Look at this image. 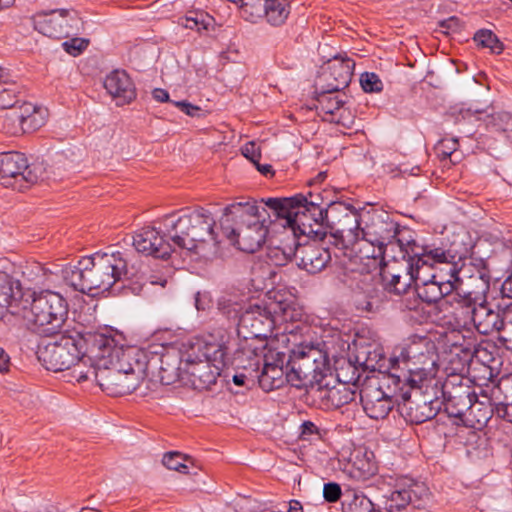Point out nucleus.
<instances>
[{"mask_svg":"<svg viewBox=\"0 0 512 512\" xmlns=\"http://www.w3.org/2000/svg\"><path fill=\"white\" fill-rule=\"evenodd\" d=\"M407 250L408 249L403 248L397 249V258H391L393 260L392 264H388L386 267L394 274L403 275L406 273L408 276L412 275V282L417 283V279L420 277L422 271L416 256Z\"/></svg>","mask_w":512,"mask_h":512,"instance_id":"obj_37","label":"nucleus"},{"mask_svg":"<svg viewBox=\"0 0 512 512\" xmlns=\"http://www.w3.org/2000/svg\"><path fill=\"white\" fill-rule=\"evenodd\" d=\"M129 255L125 251L112 249L83 257L76 265H66L61 269L63 281L75 291L95 295L108 291L123 278L136 275L130 271Z\"/></svg>","mask_w":512,"mask_h":512,"instance_id":"obj_1","label":"nucleus"},{"mask_svg":"<svg viewBox=\"0 0 512 512\" xmlns=\"http://www.w3.org/2000/svg\"><path fill=\"white\" fill-rule=\"evenodd\" d=\"M342 508L344 512H375L372 501L362 491L355 489L345 490Z\"/></svg>","mask_w":512,"mask_h":512,"instance_id":"obj_41","label":"nucleus"},{"mask_svg":"<svg viewBox=\"0 0 512 512\" xmlns=\"http://www.w3.org/2000/svg\"><path fill=\"white\" fill-rule=\"evenodd\" d=\"M455 317L451 337L461 338V342H458L459 349L466 358L471 360L474 356H478L480 352L477 337L470 328L466 327L471 323L466 315H455Z\"/></svg>","mask_w":512,"mask_h":512,"instance_id":"obj_32","label":"nucleus"},{"mask_svg":"<svg viewBox=\"0 0 512 512\" xmlns=\"http://www.w3.org/2000/svg\"><path fill=\"white\" fill-rule=\"evenodd\" d=\"M356 237L362 236L363 240L374 246L371 257L373 259L390 257L397 258V249H408L413 245L414 232L400 226L389 215H373L365 227L355 229L352 233Z\"/></svg>","mask_w":512,"mask_h":512,"instance_id":"obj_6","label":"nucleus"},{"mask_svg":"<svg viewBox=\"0 0 512 512\" xmlns=\"http://www.w3.org/2000/svg\"><path fill=\"white\" fill-rule=\"evenodd\" d=\"M429 496V489L423 482L405 477L398 480L393 491L385 497L384 508L387 512H407L409 505L421 509Z\"/></svg>","mask_w":512,"mask_h":512,"instance_id":"obj_11","label":"nucleus"},{"mask_svg":"<svg viewBox=\"0 0 512 512\" xmlns=\"http://www.w3.org/2000/svg\"><path fill=\"white\" fill-rule=\"evenodd\" d=\"M89 41L83 38H72L62 43L63 49L72 56L79 55L83 50L87 48Z\"/></svg>","mask_w":512,"mask_h":512,"instance_id":"obj_53","label":"nucleus"},{"mask_svg":"<svg viewBox=\"0 0 512 512\" xmlns=\"http://www.w3.org/2000/svg\"><path fill=\"white\" fill-rule=\"evenodd\" d=\"M341 496L343 497V494L339 484L335 482H329L324 484L323 497L327 502H336L341 498Z\"/></svg>","mask_w":512,"mask_h":512,"instance_id":"obj_57","label":"nucleus"},{"mask_svg":"<svg viewBox=\"0 0 512 512\" xmlns=\"http://www.w3.org/2000/svg\"><path fill=\"white\" fill-rule=\"evenodd\" d=\"M263 347V358H262V364L263 367L264 364H271V366L277 365L281 368H285V364H287L286 355L282 352H274L270 351L268 354L264 352L265 346Z\"/></svg>","mask_w":512,"mask_h":512,"instance_id":"obj_54","label":"nucleus"},{"mask_svg":"<svg viewBox=\"0 0 512 512\" xmlns=\"http://www.w3.org/2000/svg\"><path fill=\"white\" fill-rule=\"evenodd\" d=\"M263 358V347L255 345V342L246 339L234 352L232 364L238 369L249 372L252 379L260 371Z\"/></svg>","mask_w":512,"mask_h":512,"instance_id":"obj_31","label":"nucleus"},{"mask_svg":"<svg viewBox=\"0 0 512 512\" xmlns=\"http://www.w3.org/2000/svg\"><path fill=\"white\" fill-rule=\"evenodd\" d=\"M487 127H491L496 131L509 132L512 131V115L506 112L487 114L484 118Z\"/></svg>","mask_w":512,"mask_h":512,"instance_id":"obj_46","label":"nucleus"},{"mask_svg":"<svg viewBox=\"0 0 512 512\" xmlns=\"http://www.w3.org/2000/svg\"><path fill=\"white\" fill-rule=\"evenodd\" d=\"M460 114L462 115L463 119H470L472 117H476L477 119H481V115L485 114V117L487 116L488 111L486 108L478 107V106H471L465 111H461Z\"/></svg>","mask_w":512,"mask_h":512,"instance_id":"obj_61","label":"nucleus"},{"mask_svg":"<svg viewBox=\"0 0 512 512\" xmlns=\"http://www.w3.org/2000/svg\"><path fill=\"white\" fill-rule=\"evenodd\" d=\"M333 92H328L325 88L317 97L316 110L318 114H323L324 119L329 122L341 123L342 114L340 113L344 101L338 96H333Z\"/></svg>","mask_w":512,"mask_h":512,"instance_id":"obj_38","label":"nucleus"},{"mask_svg":"<svg viewBox=\"0 0 512 512\" xmlns=\"http://www.w3.org/2000/svg\"><path fill=\"white\" fill-rule=\"evenodd\" d=\"M104 87L118 106L131 103L136 98V88L124 70H114L106 76Z\"/></svg>","mask_w":512,"mask_h":512,"instance_id":"obj_29","label":"nucleus"},{"mask_svg":"<svg viewBox=\"0 0 512 512\" xmlns=\"http://www.w3.org/2000/svg\"><path fill=\"white\" fill-rule=\"evenodd\" d=\"M148 352L151 356L146 358L147 371L157 369L163 385H171L180 379L184 372L180 350L164 345H153L149 347Z\"/></svg>","mask_w":512,"mask_h":512,"instance_id":"obj_14","label":"nucleus"},{"mask_svg":"<svg viewBox=\"0 0 512 512\" xmlns=\"http://www.w3.org/2000/svg\"><path fill=\"white\" fill-rule=\"evenodd\" d=\"M416 291L418 297L428 304H447L443 298L449 295L457 285L449 277H442L436 273L422 272L417 279Z\"/></svg>","mask_w":512,"mask_h":512,"instance_id":"obj_20","label":"nucleus"},{"mask_svg":"<svg viewBox=\"0 0 512 512\" xmlns=\"http://www.w3.org/2000/svg\"><path fill=\"white\" fill-rule=\"evenodd\" d=\"M498 332V340L507 350H512V307L506 308V317Z\"/></svg>","mask_w":512,"mask_h":512,"instance_id":"obj_49","label":"nucleus"},{"mask_svg":"<svg viewBox=\"0 0 512 512\" xmlns=\"http://www.w3.org/2000/svg\"><path fill=\"white\" fill-rule=\"evenodd\" d=\"M32 21L35 30L54 39L77 35L81 25V20L75 12L64 9L37 13Z\"/></svg>","mask_w":512,"mask_h":512,"instance_id":"obj_13","label":"nucleus"},{"mask_svg":"<svg viewBox=\"0 0 512 512\" xmlns=\"http://www.w3.org/2000/svg\"><path fill=\"white\" fill-rule=\"evenodd\" d=\"M86 346L84 351L91 357L97 365L106 366L110 359L121 352V347H117L116 341L112 336L102 333L88 334L84 336Z\"/></svg>","mask_w":512,"mask_h":512,"instance_id":"obj_28","label":"nucleus"},{"mask_svg":"<svg viewBox=\"0 0 512 512\" xmlns=\"http://www.w3.org/2000/svg\"><path fill=\"white\" fill-rule=\"evenodd\" d=\"M296 244L298 266L311 274L322 271L331 260L329 249L315 240H306L302 243L296 239Z\"/></svg>","mask_w":512,"mask_h":512,"instance_id":"obj_22","label":"nucleus"},{"mask_svg":"<svg viewBox=\"0 0 512 512\" xmlns=\"http://www.w3.org/2000/svg\"><path fill=\"white\" fill-rule=\"evenodd\" d=\"M184 213L176 220L166 215L167 234L176 249L185 250L206 257L217 250V238L213 227L215 220L210 211L203 207Z\"/></svg>","mask_w":512,"mask_h":512,"instance_id":"obj_3","label":"nucleus"},{"mask_svg":"<svg viewBox=\"0 0 512 512\" xmlns=\"http://www.w3.org/2000/svg\"><path fill=\"white\" fill-rule=\"evenodd\" d=\"M221 368L218 364H211L201 358H192L188 355L184 362V373L189 376V380L195 389H209L216 383L217 377L220 375Z\"/></svg>","mask_w":512,"mask_h":512,"instance_id":"obj_25","label":"nucleus"},{"mask_svg":"<svg viewBox=\"0 0 512 512\" xmlns=\"http://www.w3.org/2000/svg\"><path fill=\"white\" fill-rule=\"evenodd\" d=\"M458 377L452 376L445 380L442 384V398L440 406H444V410L451 418L464 421L466 412L471 409L475 395H471L469 388L462 385L461 380L457 384L455 380Z\"/></svg>","mask_w":512,"mask_h":512,"instance_id":"obj_16","label":"nucleus"},{"mask_svg":"<svg viewBox=\"0 0 512 512\" xmlns=\"http://www.w3.org/2000/svg\"><path fill=\"white\" fill-rule=\"evenodd\" d=\"M143 366L136 364L132 370V376H127L119 370L113 369L111 366H100L97 375V384L103 391L112 395L129 394L136 390L143 380Z\"/></svg>","mask_w":512,"mask_h":512,"instance_id":"obj_15","label":"nucleus"},{"mask_svg":"<svg viewBox=\"0 0 512 512\" xmlns=\"http://www.w3.org/2000/svg\"><path fill=\"white\" fill-rule=\"evenodd\" d=\"M146 358L147 352L143 350L134 348L121 349L117 356L109 360L108 365L127 376H132V370L128 369V367L135 368L136 364H141L144 377L147 372Z\"/></svg>","mask_w":512,"mask_h":512,"instance_id":"obj_34","label":"nucleus"},{"mask_svg":"<svg viewBox=\"0 0 512 512\" xmlns=\"http://www.w3.org/2000/svg\"><path fill=\"white\" fill-rule=\"evenodd\" d=\"M59 339L39 348L38 359L47 370L54 372L69 370L86 347L84 335L75 330H62Z\"/></svg>","mask_w":512,"mask_h":512,"instance_id":"obj_8","label":"nucleus"},{"mask_svg":"<svg viewBox=\"0 0 512 512\" xmlns=\"http://www.w3.org/2000/svg\"><path fill=\"white\" fill-rule=\"evenodd\" d=\"M174 105L181 109L182 112H184L186 115L191 117H199L201 108L198 106H195L187 101H175L173 102Z\"/></svg>","mask_w":512,"mask_h":512,"instance_id":"obj_60","label":"nucleus"},{"mask_svg":"<svg viewBox=\"0 0 512 512\" xmlns=\"http://www.w3.org/2000/svg\"><path fill=\"white\" fill-rule=\"evenodd\" d=\"M287 364L285 368H281L280 366L271 364H264L261 372H257V376H254V379H257L260 387L266 391H272L275 389H279L284 386L285 383H288L287 377Z\"/></svg>","mask_w":512,"mask_h":512,"instance_id":"obj_36","label":"nucleus"},{"mask_svg":"<svg viewBox=\"0 0 512 512\" xmlns=\"http://www.w3.org/2000/svg\"><path fill=\"white\" fill-rule=\"evenodd\" d=\"M224 216L231 217L235 226L223 227L226 237L246 253H255L267 240L268 228L264 224L267 211L257 206L255 200L234 202L224 208Z\"/></svg>","mask_w":512,"mask_h":512,"instance_id":"obj_5","label":"nucleus"},{"mask_svg":"<svg viewBox=\"0 0 512 512\" xmlns=\"http://www.w3.org/2000/svg\"><path fill=\"white\" fill-rule=\"evenodd\" d=\"M189 459L190 458L183 456L179 452H168L164 454L162 463L170 470H175L187 474L189 473V470L188 466L184 462Z\"/></svg>","mask_w":512,"mask_h":512,"instance_id":"obj_48","label":"nucleus"},{"mask_svg":"<svg viewBox=\"0 0 512 512\" xmlns=\"http://www.w3.org/2000/svg\"><path fill=\"white\" fill-rule=\"evenodd\" d=\"M473 39L479 46L489 48L494 54H501L504 50V44L491 30L481 29L475 33Z\"/></svg>","mask_w":512,"mask_h":512,"instance_id":"obj_45","label":"nucleus"},{"mask_svg":"<svg viewBox=\"0 0 512 512\" xmlns=\"http://www.w3.org/2000/svg\"><path fill=\"white\" fill-rule=\"evenodd\" d=\"M416 256L421 271L430 273L432 269L438 266H447V273L450 275L451 266L455 265L458 254L451 249L436 247L434 245L420 246L413 237V245H409L408 250Z\"/></svg>","mask_w":512,"mask_h":512,"instance_id":"obj_19","label":"nucleus"},{"mask_svg":"<svg viewBox=\"0 0 512 512\" xmlns=\"http://www.w3.org/2000/svg\"><path fill=\"white\" fill-rule=\"evenodd\" d=\"M16 101L14 100V96H12L11 92L4 89L0 91V108L1 109H10L16 105Z\"/></svg>","mask_w":512,"mask_h":512,"instance_id":"obj_63","label":"nucleus"},{"mask_svg":"<svg viewBox=\"0 0 512 512\" xmlns=\"http://www.w3.org/2000/svg\"><path fill=\"white\" fill-rule=\"evenodd\" d=\"M198 350L201 353L204 361H209L211 364H218V367H223L228 363V352L230 350L229 342L223 340H216L214 336L210 335L203 343L198 344Z\"/></svg>","mask_w":512,"mask_h":512,"instance_id":"obj_35","label":"nucleus"},{"mask_svg":"<svg viewBox=\"0 0 512 512\" xmlns=\"http://www.w3.org/2000/svg\"><path fill=\"white\" fill-rule=\"evenodd\" d=\"M301 438L304 440L309 439L311 435H318L319 429L312 421H304L301 424Z\"/></svg>","mask_w":512,"mask_h":512,"instance_id":"obj_62","label":"nucleus"},{"mask_svg":"<svg viewBox=\"0 0 512 512\" xmlns=\"http://www.w3.org/2000/svg\"><path fill=\"white\" fill-rule=\"evenodd\" d=\"M303 310L295 296L285 290L269 291L265 298L245 308L238 322L245 339H266L283 323L300 321Z\"/></svg>","mask_w":512,"mask_h":512,"instance_id":"obj_2","label":"nucleus"},{"mask_svg":"<svg viewBox=\"0 0 512 512\" xmlns=\"http://www.w3.org/2000/svg\"><path fill=\"white\" fill-rule=\"evenodd\" d=\"M45 119L42 116L39 109H37L29 118H26L25 121L21 124V132L23 133H31L39 129L44 125Z\"/></svg>","mask_w":512,"mask_h":512,"instance_id":"obj_52","label":"nucleus"},{"mask_svg":"<svg viewBox=\"0 0 512 512\" xmlns=\"http://www.w3.org/2000/svg\"><path fill=\"white\" fill-rule=\"evenodd\" d=\"M382 279L388 291L396 294H402L413 284L412 275L404 273L403 275L394 274L387 267L382 271Z\"/></svg>","mask_w":512,"mask_h":512,"instance_id":"obj_44","label":"nucleus"},{"mask_svg":"<svg viewBox=\"0 0 512 512\" xmlns=\"http://www.w3.org/2000/svg\"><path fill=\"white\" fill-rule=\"evenodd\" d=\"M258 4L245 17L246 20L256 22L258 18H264L266 22L274 27L286 23L291 13L290 0H257Z\"/></svg>","mask_w":512,"mask_h":512,"instance_id":"obj_24","label":"nucleus"},{"mask_svg":"<svg viewBox=\"0 0 512 512\" xmlns=\"http://www.w3.org/2000/svg\"><path fill=\"white\" fill-rule=\"evenodd\" d=\"M44 168L40 164H28L23 153L9 151L0 153V175L6 179L4 185H12L9 181L19 182V189L27 188L42 178Z\"/></svg>","mask_w":512,"mask_h":512,"instance_id":"obj_12","label":"nucleus"},{"mask_svg":"<svg viewBox=\"0 0 512 512\" xmlns=\"http://www.w3.org/2000/svg\"><path fill=\"white\" fill-rule=\"evenodd\" d=\"M457 147V139L450 138L441 140L436 146V150L439 156L447 158L450 157L457 150Z\"/></svg>","mask_w":512,"mask_h":512,"instance_id":"obj_56","label":"nucleus"},{"mask_svg":"<svg viewBox=\"0 0 512 512\" xmlns=\"http://www.w3.org/2000/svg\"><path fill=\"white\" fill-rule=\"evenodd\" d=\"M491 411L495 413L499 418H502L510 423H512V402H498L491 404Z\"/></svg>","mask_w":512,"mask_h":512,"instance_id":"obj_58","label":"nucleus"},{"mask_svg":"<svg viewBox=\"0 0 512 512\" xmlns=\"http://www.w3.org/2000/svg\"><path fill=\"white\" fill-rule=\"evenodd\" d=\"M23 318L35 326L38 334L56 336L66 324L68 303L59 293L43 291L33 296L29 307H24Z\"/></svg>","mask_w":512,"mask_h":512,"instance_id":"obj_7","label":"nucleus"},{"mask_svg":"<svg viewBox=\"0 0 512 512\" xmlns=\"http://www.w3.org/2000/svg\"><path fill=\"white\" fill-rule=\"evenodd\" d=\"M426 376L427 373L423 368L416 370L409 368L408 372L403 373V375L389 372L384 377V385H386L388 389H391V386H393L394 394L398 395V393H403V391L410 392V389L420 388Z\"/></svg>","mask_w":512,"mask_h":512,"instance_id":"obj_33","label":"nucleus"},{"mask_svg":"<svg viewBox=\"0 0 512 512\" xmlns=\"http://www.w3.org/2000/svg\"><path fill=\"white\" fill-rule=\"evenodd\" d=\"M242 154L245 158L249 159L253 164L261 158L260 149L255 142H248L241 148Z\"/></svg>","mask_w":512,"mask_h":512,"instance_id":"obj_59","label":"nucleus"},{"mask_svg":"<svg viewBox=\"0 0 512 512\" xmlns=\"http://www.w3.org/2000/svg\"><path fill=\"white\" fill-rule=\"evenodd\" d=\"M450 279L454 285L462 283L465 279H480L488 286L490 282V272L487 263L483 258L474 255H458L455 265L451 266Z\"/></svg>","mask_w":512,"mask_h":512,"instance_id":"obj_23","label":"nucleus"},{"mask_svg":"<svg viewBox=\"0 0 512 512\" xmlns=\"http://www.w3.org/2000/svg\"><path fill=\"white\" fill-rule=\"evenodd\" d=\"M355 63L350 58L334 57L328 62L326 71L321 79L326 82L328 92H339L346 88L353 76Z\"/></svg>","mask_w":512,"mask_h":512,"instance_id":"obj_27","label":"nucleus"},{"mask_svg":"<svg viewBox=\"0 0 512 512\" xmlns=\"http://www.w3.org/2000/svg\"><path fill=\"white\" fill-rule=\"evenodd\" d=\"M355 306L358 310L371 312L374 310V301L366 299L362 295H357L355 298Z\"/></svg>","mask_w":512,"mask_h":512,"instance_id":"obj_64","label":"nucleus"},{"mask_svg":"<svg viewBox=\"0 0 512 512\" xmlns=\"http://www.w3.org/2000/svg\"><path fill=\"white\" fill-rule=\"evenodd\" d=\"M318 391L321 399L326 400L327 405L335 408H340L355 400V391L344 383L325 389L319 386Z\"/></svg>","mask_w":512,"mask_h":512,"instance_id":"obj_39","label":"nucleus"},{"mask_svg":"<svg viewBox=\"0 0 512 512\" xmlns=\"http://www.w3.org/2000/svg\"><path fill=\"white\" fill-rule=\"evenodd\" d=\"M454 315H466L479 334L490 335L499 332L506 317V309L493 307L487 302L478 303L470 296L456 301Z\"/></svg>","mask_w":512,"mask_h":512,"instance_id":"obj_9","label":"nucleus"},{"mask_svg":"<svg viewBox=\"0 0 512 512\" xmlns=\"http://www.w3.org/2000/svg\"><path fill=\"white\" fill-rule=\"evenodd\" d=\"M249 304L244 296L236 294L223 295L218 301L219 310L228 318L238 321Z\"/></svg>","mask_w":512,"mask_h":512,"instance_id":"obj_42","label":"nucleus"},{"mask_svg":"<svg viewBox=\"0 0 512 512\" xmlns=\"http://www.w3.org/2000/svg\"><path fill=\"white\" fill-rule=\"evenodd\" d=\"M362 89L367 93L380 92L383 89V83L379 76L372 72H365L360 76Z\"/></svg>","mask_w":512,"mask_h":512,"instance_id":"obj_50","label":"nucleus"},{"mask_svg":"<svg viewBox=\"0 0 512 512\" xmlns=\"http://www.w3.org/2000/svg\"><path fill=\"white\" fill-rule=\"evenodd\" d=\"M325 366V356L314 346H299L292 350L287 361L288 383L296 388H302L322 373Z\"/></svg>","mask_w":512,"mask_h":512,"instance_id":"obj_10","label":"nucleus"},{"mask_svg":"<svg viewBox=\"0 0 512 512\" xmlns=\"http://www.w3.org/2000/svg\"><path fill=\"white\" fill-rule=\"evenodd\" d=\"M339 213L329 214V220H319L313 222V230H319L321 234L311 233L303 234L307 240H315L317 242L323 240L328 233L335 238H344L345 234L352 233L355 229L359 228V215L353 211H345L342 218L336 221Z\"/></svg>","mask_w":512,"mask_h":512,"instance_id":"obj_21","label":"nucleus"},{"mask_svg":"<svg viewBox=\"0 0 512 512\" xmlns=\"http://www.w3.org/2000/svg\"><path fill=\"white\" fill-rule=\"evenodd\" d=\"M8 111L4 115V125L11 133H17L21 131V119L22 115H19L17 105L7 109Z\"/></svg>","mask_w":512,"mask_h":512,"instance_id":"obj_51","label":"nucleus"},{"mask_svg":"<svg viewBox=\"0 0 512 512\" xmlns=\"http://www.w3.org/2000/svg\"><path fill=\"white\" fill-rule=\"evenodd\" d=\"M18 295H20L19 281L9 274L0 271V320Z\"/></svg>","mask_w":512,"mask_h":512,"instance_id":"obj_40","label":"nucleus"},{"mask_svg":"<svg viewBox=\"0 0 512 512\" xmlns=\"http://www.w3.org/2000/svg\"><path fill=\"white\" fill-rule=\"evenodd\" d=\"M212 18L203 13H193L180 20V24L186 29L196 30L201 32L207 30L211 24Z\"/></svg>","mask_w":512,"mask_h":512,"instance_id":"obj_47","label":"nucleus"},{"mask_svg":"<svg viewBox=\"0 0 512 512\" xmlns=\"http://www.w3.org/2000/svg\"><path fill=\"white\" fill-rule=\"evenodd\" d=\"M268 241L267 257L275 266H283L293 257L296 258V239L289 230L284 229L275 238Z\"/></svg>","mask_w":512,"mask_h":512,"instance_id":"obj_30","label":"nucleus"},{"mask_svg":"<svg viewBox=\"0 0 512 512\" xmlns=\"http://www.w3.org/2000/svg\"><path fill=\"white\" fill-rule=\"evenodd\" d=\"M440 31L446 35L451 33H457L462 29V23L460 19L456 16H451L447 19H444L438 24Z\"/></svg>","mask_w":512,"mask_h":512,"instance_id":"obj_55","label":"nucleus"},{"mask_svg":"<svg viewBox=\"0 0 512 512\" xmlns=\"http://www.w3.org/2000/svg\"><path fill=\"white\" fill-rule=\"evenodd\" d=\"M83 355H80V359L69 369L72 370V376L78 381H85L90 378H94L97 382V375L99 373L100 365L86 354L83 350Z\"/></svg>","mask_w":512,"mask_h":512,"instance_id":"obj_43","label":"nucleus"},{"mask_svg":"<svg viewBox=\"0 0 512 512\" xmlns=\"http://www.w3.org/2000/svg\"><path fill=\"white\" fill-rule=\"evenodd\" d=\"M132 244L138 253L154 258L167 259L176 251L172 241L166 240L161 231L155 227L146 226L136 231Z\"/></svg>","mask_w":512,"mask_h":512,"instance_id":"obj_18","label":"nucleus"},{"mask_svg":"<svg viewBox=\"0 0 512 512\" xmlns=\"http://www.w3.org/2000/svg\"><path fill=\"white\" fill-rule=\"evenodd\" d=\"M309 197L310 199L303 194H296L292 197L262 199V202L274 211L277 218L286 219L291 228L290 234L299 239L303 234H321L319 230H313V222L328 221L329 214L341 213L342 209L347 210L342 204H332L329 209H324L312 199V193H309Z\"/></svg>","mask_w":512,"mask_h":512,"instance_id":"obj_4","label":"nucleus"},{"mask_svg":"<svg viewBox=\"0 0 512 512\" xmlns=\"http://www.w3.org/2000/svg\"><path fill=\"white\" fill-rule=\"evenodd\" d=\"M401 401L398 402V411L410 424H422L433 419L440 411V401L426 399L424 396L415 395L411 397L409 391L398 393Z\"/></svg>","mask_w":512,"mask_h":512,"instance_id":"obj_17","label":"nucleus"},{"mask_svg":"<svg viewBox=\"0 0 512 512\" xmlns=\"http://www.w3.org/2000/svg\"><path fill=\"white\" fill-rule=\"evenodd\" d=\"M391 395L382 391L381 388L367 387L360 391V400L365 413L372 419H384L393 408V397H399L393 392L391 386Z\"/></svg>","mask_w":512,"mask_h":512,"instance_id":"obj_26","label":"nucleus"}]
</instances>
